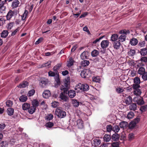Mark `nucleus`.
Masks as SVG:
<instances>
[{
    "instance_id": "1",
    "label": "nucleus",
    "mask_w": 147,
    "mask_h": 147,
    "mask_svg": "<svg viewBox=\"0 0 147 147\" xmlns=\"http://www.w3.org/2000/svg\"><path fill=\"white\" fill-rule=\"evenodd\" d=\"M70 83V78L67 77L65 79L63 85H62L60 86V89L63 90L64 92L66 93L69 89Z\"/></svg>"
},
{
    "instance_id": "2",
    "label": "nucleus",
    "mask_w": 147,
    "mask_h": 147,
    "mask_svg": "<svg viewBox=\"0 0 147 147\" xmlns=\"http://www.w3.org/2000/svg\"><path fill=\"white\" fill-rule=\"evenodd\" d=\"M130 33V31L129 30H120L119 32V33L121 35L119 38V40L120 42H123L125 41L126 39L125 34H129Z\"/></svg>"
},
{
    "instance_id": "3",
    "label": "nucleus",
    "mask_w": 147,
    "mask_h": 147,
    "mask_svg": "<svg viewBox=\"0 0 147 147\" xmlns=\"http://www.w3.org/2000/svg\"><path fill=\"white\" fill-rule=\"evenodd\" d=\"M55 113L58 117L61 118H63L66 116L65 112L61 107L58 108L56 109Z\"/></svg>"
},
{
    "instance_id": "4",
    "label": "nucleus",
    "mask_w": 147,
    "mask_h": 147,
    "mask_svg": "<svg viewBox=\"0 0 147 147\" xmlns=\"http://www.w3.org/2000/svg\"><path fill=\"white\" fill-rule=\"evenodd\" d=\"M140 87V85H133L132 88L134 89L133 92L134 94L136 96H140L142 92L141 90L139 89Z\"/></svg>"
},
{
    "instance_id": "5",
    "label": "nucleus",
    "mask_w": 147,
    "mask_h": 147,
    "mask_svg": "<svg viewBox=\"0 0 147 147\" xmlns=\"http://www.w3.org/2000/svg\"><path fill=\"white\" fill-rule=\"evenodd\" d=\"M77 87L81 91H87L89 88L88 85L86 84H82L80 83L78 85Z\"/></svg>"
},
{
    "instance_id": "6",
    "label": "nucleus",
    "mask_w": 147,
    "mask_h": 147,
    "mask_svg": "<svg viewBox=\"0 0 147 147\" xmlns=\"http://www.w3.org/2000/svg\"><path fill=\"white\" fill-rule=\"evenodd\" d=\"M90 71L88 69H86L82 71L81 73V76L82 78H88L90 75Z\"/></svg>"
},
{
    "instance_id": "7",
    "label": "nucleus",
    "mask_w": 147,
    "mask_h": 147,
    "mask_svg": "<svg viewBox=\"0 0 147 147\" xmlns=\"http://www.w3.org/2000/svg\"><path fill=\"white\" fill-rule=\"evenodd\" d=\"M89 56V53L87 51H84L80 55V57L82 60H84L88 59Z\"/></svg>"
},
{
    "instance_id": "8",
    "label": "nucleus",
    "mask_w": 147,
    "mask_h": 147,
    "mask_svg": "<svg viewBox=\"0 0 147 147\" xmlns=\"http://www.w3.org/2000/svg\"><path fill=\"white\" fill-rule=\"evenodd\" d=\"M62 65L61 63H60L57 64L53 67L54 71L56 74V75L59 74V72L57 70L59 69L61 67Z\"/></svg>"
},
{
    "instance_id": "9",
    "label": "nucleus",
    "mask_w": 147,
    "mask_h": 147,
    "mask_svg": "<svg viewBox=\"0 0 147 147\" xmlns=\"http://www.w3.org/2000/svg\"><path fill=\"white\" fill-rule=\"evenodd\" d=\"M75 61L72 58L70 57L67 61V66L68 67H70L73 66Z\"/></svg>"
},
{
    "instance_id": "10",
    "label": "nucleus",
    "mask_w": 147,
    "mask_h": 147,
    "mask_svg": "<svg viewBox=\"0 0 147 147\" xmlns=\"http://www.w3.org/2000/svg\"><path fill=\"white\" fill-rule=\"evenodd\" d=\"M101 47L103 49L107 48L109 45V41L107 40H102L101 43Z\"/></svg>"
},
{
    "instance_id": "11",
    "label": "nucleus",
    "mask_w": 147,
    "mask_h": 147,
    "mask_svg": "<svg viewBox=\"0 0 147 147\" xmlns=\"http://www.w3.org/2000/svg\"><path fill=\"white\" fill-rule=\"evenodd\" d=\"M59 98L63 102H67L68 100L67 97L66 96L63 92H61L59 96Z\"/></svg>"
},
{
    "instance_id": "12",
    "label": "nucleus",
    "mask_w": 147,
    "mask_h": 147,
    "mask_svg": "<svg viewBox=\"0 0 147 147\" xmlns=\"http://www.w3.org/2000/svg\"><path fill=\"white\" fill-rule=\"evenodd\" d=\"M133 100L134 102H136L137 104L139 105H142L144 103V101L142 98L138 99L137 98L135 97L133 99Z\"/></svg>"
},
{
    "instance_id": "13",
    "label": "nucleus",
    "mask_w": 147,
    "mask_h": 147,
    "mask_svg": "<svg viewBox=\"0 0 147 147\" xmlns=\"http://www.w3.org/2000/svg\"><path fill=\"white\" fill-rule=\"evenodd\" d=\"M15 14V12L12 10H10L8 12L7 16L6 18L7 20H9L14 16Z\"/></svg>"
},
{
    "instance_id": "14",
    "label": "nucleus",
    "mask_w": 147,
    "mask_h": 147,
    "mask_svg": "<svg viewBox=\"0 0 147 147\" xmlns=\"http://www.w3.org/2000/svg\"><path fill=\"white\" fill-rule=\"evenodd\" d=\"M77 126L80 129H82L83 127V121L80 119H78L76 121Z\"/></svg>"
},
{
    "instance_id": "15",
    "label": "nucleus",
    "mask_w": 147,
    "mask_h": 147,
    "mask_svg": "<svg viewBox=\"0 0 147 147\" xmlns=\"http://www.w3.org/2000/svg\"><path fill=\"white\" fill-rule=\"evenodd\" d=\"M54 78L56 82L55 86L56 87H57L60 84V81L59 76V74L56 75V76Z\"/></svg>"
},
{
    "instance_id": "16",
    "label": "nucleus",
    "mask_w": 147,
    "mask_h": 147,
    "mask_svg": "<svg viewBox=\"0 0 147 147\" xmlns=\"http://www.w3.org/2000/svg\"><path fill=\"white\" fill-rule=\"evenodd\" d=\"M20 4V2L18 0H14L12 3L11 7L13 8L18 7Z\"/></svg>"
},
{
    "instance_id": "17",
    "label": "nucleus",
    "mask_w": 147,
    "mask_h": 147,
    "mask_svg": "<svg viewBox=\"0 0 147 147\" xmlns=\"http://www.w3.org/2000/svg\"><path fill=\"white\" fill-rule=\"evenodd\" d=\"M51 95L50 91L49 90H46L43 92L42 94L43 97L46 98H48Z\"/></svg>"
},
{
    "instance_id": "18",
    "label": "nucleus",
    "mask_w": 147,
    "mask_h": 147,
    "mask_svg": "<svg viewBox=\"0 0 147 147\" xmlns=\"http://www.w3.org/2000/svg\"><path fill=\"white\" fill-rule=\"evenodd\" d=\"M75 91L74 90H70L68 91V95L69 97L73 98L76 96Z\"/></svg>"
},
{
    "instance_id": "19",
    "label": "nucleus",
    "mask_w": 147,
    "mask_h": 147,
    "mask_svg": "<svg viewBox=\"0 0 147 147\" xmlns=\"http://www.w3.org/2000/svg\"><path fill=\"white\" fill-rule=\"evenodd\" d=\"M120 42L118 41H116L113 43L114 48L115 49H119L121 46Z\"/></svg>"
},
{
    "instance_id": "20",
    "label": "nucleus",
    "mask_w": 147,
    "mask_h": 147,
    "mask_svg": "<svg viewBox=\"0 0 147 147\" xmlns=\"http://www.w3.org/2000/svg\"><path fill=\"white\" fill-rule=\"evenodd\" d=\"M30 105L28 103L25 102L23 104L22 108L24 110H28L30 108Z\"/></svg>"
},
{
    "instance_id": "21",
    "label": "nucleus",
    "mask_w": 147,
    "mask_h": 147,
    "mask_svg": "<svg viewBox=\"0 0 147 147\" xmlns=\"http://www.w3.org/2000/svg\"><path fill=\"white\" fill-rule=\"evenodd\" d=\"M47 84V79L44 78L41 79L40 85L42 87H44Z\"/></svg>"
},
{
    "instance_id": "22",
    "label": "nucleus",
    "mask_w": 147,
    "mask_h": 147,
    "mask_svg": "<svg viewBox=\"0 0 147 147\" xmlns=\"http://www.w3.org/2000/svg\"><path fill=\"white\" fill-rule=\"evenodd\" d=\"M140 53L141 55L144 56L147 54V49L143 48L141 49Z\"/></svg>"
},
{
    "instance_id": "23",
    "label": "nucleus",
    "mask_w": 147,
    "mask_h": 147,
    "mask_svg": "<svg viewBox=\"0 0 147 147\" xmlns=\"http://www.w3.org/2000/svg\"><path fill=\"white\" fill-rule=\"evenodd\" d=\"M9 32L7 30H4L1 33V37L2 38H5L8 35Z\"/></svg>"
},
{
    "instance_id": "24",
    "label": "nucleus",
    "mask_w": 147,
    "mask_h": 147,
    "mask_svg": "<svg viewBox=\"0 0 147 147\" xmlns=\"http://www.w3.org/2000/svg\"><path fill=\"white\" fill-rule=\"evenodd\" d=\"M72 103L73 106L75 107H78L79 105V102L77 100L73 99L72 100Z\"/></svg>"
},
{
    "instance_id": "25",
    "label": "nucleus",
    "mask_w": 147,
    "mask_h": 147,
    "mask_svg": "<svg viewBox=\"0 0 147 147\" xmlns=\"http://www.w3.org/2000/svg\"><path fill=\"white\" fill-rule=\"evenodd\" d=\"M32 106L36 108L39 105L38 101L36 99H34L32 101Z\"/></svg>"
},
{
    "instance_id": "26",
    "label": "nucleus",
    "mask_w": 147,
    "mask_h": 147,
    "mask_svg": "<svg viewBox=\"0 0 147 147\" xmlns=\"http://www.w3.org/2000/svg\"><path fill=\"white\" fill-rule=\"evenodd\" d=\"M28 82L26 81L20 84L18 87L20 88H25L28 86Z\"/></svg>"
},
{
    "instance_id": "27",
    "label": "nucleus",
    "mask_w": 147,
    "mask_h": 147,
    "mask_svg": "<svg viewBox=\"0 0 147 147\" xmlns=\"http://www.w3.org/2000/svg\"><path fill=\"white\" fill-rule=\"evenodd\" d=\"M27 96L26 95H22L19 98V100L20 102H26L27 100Z\"/></svg>"
},
{
    "instance_id": "28",
    "label": "nucleus",
    "mask_w": 147,
    "mask_h": 147,
    "mask_svg": "<svg viewBox=\"0 0 147 147\" xmlns=\"http://www.w3.org/2000/svg\"><path fill=\"white\" fill-rule=\"evenodd\" d=\"M132 100V98L130 96H129L126 98L125 100V103L126 105H129L131 102Z\"/></svg>"
},
{
    "instance_id": "29",
    "label": "nucleus",
    "mask_w": 147,
    "mask_h": 147,
    "mask_svg": "<svg viewBox=\"0 0 147 147\" xmlns=\"http://www.w3.org/2000/svg\"><path fill=\"white\" fill-rule=\"evenodd\" d=\"M137 106L136 103H132L129 106V108L130 110L135 111L137 109Z\"/></svg>"
},
{
    "instance_id": "30",
    "label": "nucleus",
    "mask_w": 147,
    "mask_h": 147,
    "mask_svg": "<svg viewBox=\"0 0 147 147\" xmlns=\"http://www.w3.org/2000/svg\"><path fill=\"white\" fill-rule=\"evenodd\" d=\"M118 36L116 34H113L111 37V40L112 41H116L117 40Z\"/></svg>"
},
{
    "instance_id": "31",
    "label": "nucleus",
    "mask_w": 147,
    "mask_h": 147,
    "mask_svg": "<svg viewBox=\"0 0 147 147\" xmlns=\"http://www.w3.org/2000/svg\"><path fill=\"white\" fill-rule=\"evenodd\" d=\"M138 42L136 38H132L130 41V43L132 45L135 46Z\"/></svg>"
},
{
    "instance_id": "32",
    "label": "nucleus",
    "mask_w": 147,
    "mask_h": 147,
    "mask_svg": "<svg viewBox=\"0 0 147 147\" xmlns=\"http://www.w3.org/2000/svg\"><path fill=\"white\" fill-rule=\"evenodd\" d=\"M36 110V108L33 106L30 107V108L28 109V112L29 113L31 114H33Z\"/></svg>"
},
{
    "instance_id": "33",
    "label": "nucleus",
    "mask_w": 147,
    "mask_h": 147,
    "mask_svg": "<svg viewBox=\"0 0 147 147\" xmlns=\"http://www.w3.org/2000/svg\"><path fill=\"white\" fill-rule=\"evenodd\" d=\"M127 54L129 56H133L135 55L136 51L134 49H130L128 51Z\"/></svg>"
},
{
    "instance_id": "34",
    "label": "nucleus",
    "mask_w": 147,
    "mask_h": 147,
    "mask_svg": "<svg viewBox=\"0 0 147 147\" xmlns=\"http://www.w3.org/2000/svg\"><path fill=\"white\" fill-rule=\"evenodd\" d=\"M14 113V110L13 109L11 108H9L7 109V113L9 115H12Z\"/></svg>"
},
{
    "instance_id": "35",
    "label": "nucleus",
    "mask_w": 147,
    "mask_h": 147,
    "mask_svg": "<svg viewBox=\"0 0 147 147\" xmlns=\"http://www.w3.org/2000/svg\"><path fill=\"white\" fill-rule=\"evenodd\" d=\"M134 83L133 85H140V79L138 77H136L134 80Z\"/></svg>"
},
{
    "instance_id": "36",
    "label": "nucleus",
    "mask_w": 147,
    "mask_h": 147,
    "mask_svg": "<svg viewBox=\"0 0 147 147\" xmlns=\"http://www.w3.org/2000/svg\"><path fill=\"white\" fill-rule=\"evenodd\" d=\"M145 69L142 67H140L138 70V73L140 75H142L145 73Z\"/></svg>"
},
{
    "instance_id": "37",
    "label": "nucleus",
    "mask_w": 147,
    "mask_h": 147,
    "mask_svg": "<svg viewBox=\"0 0 147 147\" xmlns=\"http://www.w3.org/2000/svg\"><path fill=\"white\" fill-rule=\"evenodd\" d=\"M111 139L110 136L107 134H105L103 137L104 140L106 142H109L110 140Z\"/></svg>"
},
{
    "instance_id": "38",
    "label": "nucleus",
    "mask_w": 147,
    "mask_h": 147,
    "mask_svg": "<svg viewBox=\"0 0 147 147\" xmlns=\"http://www.w3.org/2000/svg\"><path fill=\"white\" fill-rule=\"evenodd\" d=\"M8 143L7 141L2 142L0 143V147H7Z\"/></svg>"
},
{
    "instance_id": "39",
    "label": "nucleus",
    "mask_w": 147,
    "mask_h": 147,
    "mask_svg": "<svg viewBox=\"0 0 147 147\" xmlns=\"http://www.w3.org/2000/svg\"><path fill=\"white\" fill-rule=\"evenodd\" d=\"M92 81L96 82H99L100 80L99 76H94L92 78Z\"/></svg>"
},
{
    "instance_id": "40",
    "label": "nucleus",
    "mask_w": 147,
    "mask_h": 147,
    "mask_svg": "<svg viewBox=\"0 0 147 147\" xmlns=\"http://www.w3.org/2000/svg\"><path fill=\"white\" fill-rule=\"evenodd\" d=\"M119 135L117 134H114L112 136V139L114 141H116L119 139Z\"/></svg>"
},
{
    "instance_id": "41",
    "label": "nucleus",
    "mask_w": 147,
    "mask_h": 147,
    "mask_svg": "<svg viewBox=\"0 0 147 147\" xmlns=\"http://www.w3.org/2000/svg\"><path fill=\"white\" fill-rule=\"evenodd\" d=\"M53 117V115L49 114L45 117V119L48 121H50L52 120Z\"/></svg>"
},
{
    "instance_id": "42",
    "label": "nucleus",
    "mask_w": 147,
    "mask_h": 147,
    "mask_svg": "<svg viewBox=\"0 0 147 147\" xmlns=\"http://www.w3.org/2000/svg\"><path fill=\"white\" fill-rule=\"evenodd\" d=\"M90 62L89 61L87 60H84L82 61L81 65L83 66H86L88 65Z\"/></svg>"
},
{
    "instance_id": "43",
    "label": "nucleus",
    "mask_w": 147,
    "mask_h": 147,
    "mask_svg": "<svg viewBox=\"0 0 147 147\" xmlns=\"http://www.w3.org/2000/svg\"><path fill=\"white\" fill-rule=\"evenodd\" d=\"M99 54L98 51L96 50H94L91 53L92 56L93 57L97 56Z\"/></svg>"
},
{
    "instance_id": "44",
    "label": "nucleus",
    "mask_w": 147,
    "mask_h": 147,
    "mask_svg": "<svg viewBox=\"0 0 147 147\" xmlns=\"http://www.w3.org/2000/svg\"><path fill=\"white\" fill-rule=\"evenodd\" d=\"M53 123L49 121L46 123L45 126L47 128H51L53 126Z\"/></svg>"
},
{
    "instance_id": "45",
    "label": "nucleus",
    "mask_w": 147,
    "mask_h": 147,
    "mask_svg": "<svg viewBox=\"0 0 147 147\" xmlns=\"http://www.w3.org/2000/svg\"><path fill=\"white\" fill-rule=\"evenodd\" d=\"M14 22H10L8 23L7 28L8 30H11L13 26Z\"/></svg>"
},
{
    "instance_id": "46",
    "label": "nucleus",
    "mask_w": 147,
    "mask_h": 147,
    "mask_svg": "<svg viewBox=\"0 0 147 147\" xmlns=\"http://www.w3.org/2000/svg\"><path fill=\"white\" fill-rule=\"evenodd\" d=\"M120 130L119 127L117 125H115L113 127V131L115 133L118 132Z\"/></svg>"
},
{
    "instance_id": "47",
    "label": "nucleus",
    "mask_w": 147,
    "mask_h": 147,
    "mask_svg": "<svg viewBox=\"0 0 147 147\" xmlns=\"http://www.w3.org/2000/svg\"><path fill=\"white\" fill-rule=\"evenodd\" d=\"M136 125V123L133 121L130 123L129 125V127L130 129H132Z\"/></svg>"
},
{
    "instance_id": "48",
    "label": "nucleus",
    "mask_w": 147,
    "mask_h": 147,
    "mask_svg": "<svg viewBox=\"0 0 147 147\" xmlns=\"http://www.w3.org/2000/svg\"><path fill=\"white\" fill-rule=\"evenodd\" d=\"M127 124V122L125 121H123L120 123L119 125L121 128H124L126 126Z\"/></svg>"
},
{
    "instance_id": "49",
    "label": "nucleus",
    "mask_w": 147,
    "mask_h": 147,
    "mask_svg": "<svg viewBox=\"0 0 147 147\" xmlns=\"http://www.w3.org/2000/svg\"><path fill=\"white\" fill-rule=\"evenodd\" d=\"M134 116V114L132 112L129 113L127 115V118L129 119H132Z\"/></svg>"
},
{
    "instance_id": "50",
    "label": "nucleus",
    "mask_w": 147,
    "mask_h": 147,
    "mask_svg": "<svg viewBox=\"0 0 147 147\" xmlns=\"http://www.w3.org/2000/svg\"><path fill=\"white\" fill-rule=\"evenodd\" d=\"M51 65V62H48L42 64L41 65V67H47V68H49L50 67Z\"/></svg>"
},
{
    "instance_id": "51",
    "label": "nucleus",
    "mask_w": 147,
    "mask_h": 147,
    "mask_svg": "<svg viewBox=\"0 0 147 147\" xmlns=\"http://www.w3.org/2000/svg\"><path fill=\"white\" fill-rule=\"evenodd\" d=\"M116 91L118 93H121L123 91V90L120 88L117 87L116 88Z\"/></svg>"
},
{
    "instance_id": "52",
    "label": "nucleus",
    "mask_w": 147,
    "mask_h": 147,
    "mask_svg": "<svg viewBox=\"0 0 147 147\" xmlns=\"http://www.w3.org/2000/svg\"><path fill=\"white\" fill-rule=\"evenodd\" d=\"M59 105V103L56 101H54L52 103V106L54 108H56Z\"/></svg>"
},
{
    "instance_id": "53",
    "label": "nucleus",
    "mask_w": 147,
    "mask_h": 147,
    "mask_svg": "<svg viewBox=\"0 0 147 147\" xmlns=\"http://www.w3.org/2000/svg\"><path fill=\"white\" fill-rule=\"evenodd\" d=\"M35 92V90L34 89L29 91L28 92V96H32Z\"/></svg>"
},
{
    "instance_id": "54",
    "label": "nucleus",
    "mask_w": 147,
    "mask_h": 147,
    "mask_svg": "<svg viewBox=\"0 0 147 147\" xmlns=\"http://www.w3.org/2000/svg\"><path fill=\"white\" fill-rule=\"evenodd\" d=\"M6 20L3 18H0V26H1L5 24Z\"/></svg>"
},
{
    "instance_id": "55",
    "label": "nucleus",
    "mask_w": 147,
    "mask_h": 147,
    "mask_svg": "<svg viewBox=\"0 0 147 147\" xmlns=\"http://www.w3.org/2000/svg\"><path fill=\"white\" fill-rule=\"evenodd\" d=\"M6 104L7 106L11 107L12 106L13 103L10 100H8L6 102Z\"/></svg>"
},
{
    "instance_id": "56",
    "label": "nucleus",
    "mask_w": 147,
    "mask_h": 147,
    "mask_svg": "<svg viewBox=\"0 0 147 147\" xmlns=\"http://www.w3.org/2000/svg\"><path fill=\"white\" fill-rule=\"evenodd\" d=\"M19 30L20 28L19 27L17 28L16 29H15L11 32V36H13L15 35L16 33Z\"/></svg>"
},
{
    "instance_id": "57",
    "label": "nucleus",
    "mask_w": 147,
    "mask_h": 147,
    "mask_svg": "<svg viewBox=\"0 0 147 147\" xmlns=\"http://www.w3.org/2000/svg\"><path fill=\"white\" fill-rule=\"evenodd\" d=\"M146 45L145 42L144 41H141L138 43V45L141 47H144Z\"/></svg>"
},
{
    "instance_id": "58",
    "label": "nucleus",
    "mask_w": 147,
    "mask_h": 147,
    "mask_svg": "<svg viewBox=\"0 0 147 147\" xmlns=\"http://www.w3.org/2000/svg\"><path fill=\"white\" fill-rule=\"evenodd\" d=\"M106 128L107 131L108 132H110L112 130H113V127L111 125H107Z\"/></svg>"
},
{
    "instance_id": "59",
    "label": "nucleus",
    "mask_w": 147,
    "mask_h": 147,
    "mask_svg": "<svg viewBox=\"0 0 147 147\" xmlns=\"http://www.w3.org/2000/svg\"><path fill=\"white\" fill-rule=\"evenodd\" d=\"M147 107V105L143 106L140 108V110L142 112H144L146 111Z\"/></svg>"
},
{
    "instance_id": "60",
    "label": "nucleus",
    "mask_w": 147,
    "mask_h": 147,
    "mask_svg": "<svg viewBox=\"0 0 147 147\" xmlns=\"http://www.w3.org/2000/svg\"><path fill=\"white\" fill-rule=\"evenodd\" d=\"M94 141L96 145L98 146L100 143V140L95 139Z\"/></svg>"
},
{
    "instance_id": "61",
    "label": "nucleus",
    "mask_w": 147,
    "mask_h": 147,
    "mask_svg": "<svg viewBox=\"0 0 147 147\" xmlns=\"http://www.w3.org/2000/svg\"><path fill=\"white\" fill-rule=\"evenodd\" d=\"M142 78L144 80H147V72H146L142 75Z\"/></svg>"
},
{
    "instance_id": "62",
    "label": "nucleus",
    "mask_w": 147,
    "mask_h": 147,
    "mask_svg": "<svg viewBox=\"0 0 147 147\" xmlns=\"http://www.w3.org/2000/svg\"><path fill=\"white\" fill-rule=\"evenodd\" d=\"M15 143V141L14 139H11L9 142L8 143L9 145L10 146H12L14 145Z\"/></svg>"
},
{
    "instance_id": "63",
    "label": "nucleus",
    "mask_w": 147,
    "mask_h": 147,
    "mask_svg": "<svg viewBox=\"0 0 147 147\" xmlns=\"http://www.w3.org/2000/svg\"><path fill=\"white\" fill-rule=\"evenodd\" d=\"M43 40L42 37L40 38L35 42V44L36 45L38 44L41 42Z\"/></svg>"
},
{
    "instance_id": "64",
    "label": "nucleus",
    "mask_w": 147,
    "mask_h": 147,
    "mask_svg": "<svg viewBox=\"0 0 147 147\" xmlns=\"http://www.w3.org/2000/svg\"><path fill=\"white\" fill-rule=\"evenodd\" d=\"M119 145V143L118 142H115L112 143L111 146L112 147H118Z\"/></svg>"
}]
</instances>
